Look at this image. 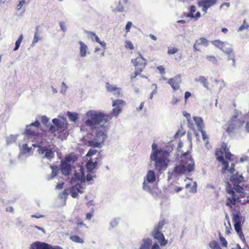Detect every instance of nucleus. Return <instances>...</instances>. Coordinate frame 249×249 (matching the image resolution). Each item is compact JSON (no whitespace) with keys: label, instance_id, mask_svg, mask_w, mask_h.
<instances>
[{"label":"nucleus","instance_id":"a878e982","mask_svg":"<svg viewBox=\"0 0 249 249\" xmlns=\"http://www.w3.org/2000/svg\"><path fill=\"white\" fill-rule=\"evenodd\" d=\"M97 166V162H92L91 160L88 161L87 163V168L89 172H92V171L96 168Z\"/></svg>","mask_w":249,"mask_h":249},{"label":"nucleus","instance_id":"412c9836","mask_svg":"<svg viewBox=\"0 0 249 249\" xmlns=\"http://www.w3.org/2000/svg\"><path fill=\"white\" fill-rule=\"evenodd\" d=\"M189 10V12L186 15L187 17L195 18L196 20L200 17L201 15L199 12H197L196 14H194V12L196 11V8L195 6L192 5L190 6Z\"/></svg>","mask_w":249,"mask_h":249},{"label":"nucleus","instance_id":"2f4dec72","mask_svg":"<svg viewBox=\"0 0 249 249\" xmlns=\"http://www.w3.org/2000/svg\"><path fill=\"white\" fill-rule=\"evenodd\" d=\"M209 245L212 249H222L218 243L215 240L210 242Z\"/></svg>","mask_w":249,"mask_h":249},{"label":"nucleus","instance_id":"7c9ffc66","mask_svg":"<svg viewBox=\"0 0 249 249\" xmlns=\"http://www.w3.org/2000/svg\"><path fill=\"white\" fill-rule=\"evenodd\" d=\"M70 239L73 242L76 243H83L84 240L78 236L77 235H72L71 236Z\"/></svg>","mask_w":249,"mask_h":249},{"label":"nucleus","instance_id":"cd10ccee","mask_svg":"<svg viewBox=\"0 0 249 249\" xmlns=\"http://www.w3.org/2000/svg\"><path fill=\"white\" fill-rule=\"evenodd\" d=\"M196 81L201 83L205 88L208 89L209 83L207 79L205 77L203 76H200L198 79L196 80Z\"/></svg>","mask_w":249,"mask_h":249},{"label":"nucleus","instance_id":"ddd939ff","mask_svg":"<svg viewBox=\"0 0 249 249\" xmlns=\"http://www.w3.org/2000/svg\"><path fill=\"white\" fill-rule=\"evenodd\" d=\"M152 235L155 239L158 240L160 246H164L167 244V241L165 239L163 234L160 230L154 229Z\"/></svg>","mask_w":249,"mask_h":249},{"label":"nucleus","instance_id":"72a5a7b5","mask_svg":"<svg viewBox=\"0 0 249 249\" xmlns=\"http://www.w3.org/2000/svg\"><path fill=\"white\" fill-rule=\"evenodd\" d=\"M54 157V152L52 149L48 148L45 154V157L51 159Z\"/></svg>","mask_w":249,"mask_h":249},{"label":"nucleus","instance_id":"f257e3e1","mask_svg":"<svg viewBox=\"0 0 249 249\" xmlns=\"http://www.w3.org/2000/svg\"><path fill=\"white\" fill-rule=\"evenodd\" d=\"M125 105L124 101L121 99L114 100L112 103L114 107L109 114H105L95 111L90 110L86 115L88 119L85 122V124L81 126V130L85 131L86 126L90 127L91 129L103 127L105 124L111 120L112 117H117L122 111L123 107Z\"/></svg>","mask_w":249,"mask_h":249},{"label":"nucleus","instance_id":"a19ab883","mask_svg":"<svg viewBox=\"0 0 249 249\" xmlns=\"http://www.w3.org/2000/svg\"><path fill=\"white\" fill-rule=\"evenodd\" d=\"M178 51V49L176 48L171 47L169 48L168 50V53L169 54H173L176 53Z\"/></svg>","mask_w":249,"mask_h":249},{"label":"nucleus","instance_id":"b1692460","mask_svg":"<svg viewBox=\"0 0 249 249\" xmlns=\"http://www.w3.org/2000/svg\"><path fill=\"white\" fill-rule=\"evenodd\" d=\"M194 120L195 122V124H196V126H197V128L198 131L201 130L202 129H204V124L203 122V120L201 118L198 117H194Z\"/></svg>","mask_w":249,"mask_h":249},{"label":"nucleus","instance_id":"69168bd1","mask_svg":"<svg viewBox=\"0 0 249 249\" xmlns=\"http://www.w3.org/2000/svg\"><path fill=\"white\" fill-rule=\"evenodd\" d=\"M156 93V90H153V91L151 93V94H150V97H149L150 99H152L153 96V95H154V94H155Z\"/></svg>","mask_w":249,"mask_h":249},{"label":"nucleus","instance_id":"4468645a","mask_svg":"<svg viewBox=\"0 0 249 249\" xmlns=\"http://www.w3.org/2000/svg\"><path fill=\"white\" fill-rule=\"evenodd\" d=\"M156 176L153 170H149L147 173L145 178L143 182V189L147 190L149 189V187L147 185V183H152L156 181Z\"/></svg>","mask_w":249,"mask_h":249},{"label":"nucleus","instance_id":"052dcab7","mask_svg":"<svg viewBox=\"0 0 249 249\" xmlns=\"http://www.w3.org/2000/svg\"><path fill=\"white\" fill-rule=\"evenodd\" d=\"M230 5V4L229 2H224L221 5L220 8H221L224 5L226 6L227 7H229Z\"/></svg>","mask_w":249,"mask_h":249},{"label":"nucleus","instance_id":"f704fd0d","mask_svg":"<svg viewBox=\"0 0 249 249\" xmlns=\"http://www.w3.org/2000/svg\"><path fill=\"white\" fill-rule=\"evenodd\" d=\"M219 237L222 246L224 248H227L228 242L226 239L222 235H221L220 233H219Z\"/></svg>","mask_w":249,"mask_h":249},{"label":"nucleus","instance_id":"423d86ee","mask_svg":"<svg viewBox=\"0 0 249 249\" xmlns=\"http://www.w3.org/2000/svg\"><path fill=\"white\" fill-rule=\"evenodd\" d=\"M53 123L55 125H51L49 130L45 133L46 137L48 133L51 132L53 134V137L50 140H53L55 136L58 138L62 139L65 136V131L67 128V123L66 121H60L55 118L53 120Z\"/></svg>","mask_w":249,"mask_h":249},{"label":"nucleus","instance_id":"c85d7f7f","mask_svg":"<svg viewBox=\"0 0 249 249\" xmlns=\"http://www.w3.org/2000/svg\"><path fill=\"white\" fill-rule=\"evenodd\" d=\"M32 146L34 147H37L38 149L37 151L39 154H43L47 151V149L48 148L47 146H42L40 145H37L36 144H33Z\"/></svg>","mask_w":249,"mask_h":249},{"label":"nucleus","instance_id":"a18cd8bd","mask_svg":"<svg viewBox=\"0 0 249 249\" xmlns=\"http://www.w3.org/2000/svg\"><path fill=\"white\" fill-rule=\"evenodd\" d=\"M25 0H21L20 1H19L18 4L17 6V10H20L21 9V8L22 7V6H23V5L25 4Z\"/></svg>","mask_w":249,"mask_h":249},{"label":"nucleus","instance_id":"603ef678","mask_svg":"<svg viewBox=\"0 0 249 249\" xmlns=\"http://www.w3.org/2000/svg\"><path fill=\"white\" fill-rule=\"evenodd\" d=\"M157 69L160 71V73L164 74L165 73V70L164 67L162 66H159L157 67Z\"/></svg>","mask_w":249,"mask_h":249},{"label":"nucleus","instance_id":"680f3d73","mask_svg":"<svg viewBox=\"0 0 249 249\" xmlns=\"http://www.w3.org/2000/svg\"><path fill=\"white\" fill-rule=\"evenodd\" d=\"M143 105H144V103L143 102L141 103L139 108H138V110H142V108L143 107Z\"/></svg>","mask_w":249,"mask_h":249},{"label":"nucleus","instance_id":"774afa93","mask_svg":"<svg viewBox=\"0 0 249 249\" xmlns=\"http://www.w3.org/2000/svg\"><path fill=\"white\" fill-rule=\"evenodd\" d=\"M246 128L247 131L249 132V122H248L246 124Z\"/></svg>","mask_w":249,"mask_h":249},{"label":"nucleus","instance_id":"6e6552de","mask_svg":"<svg viewBox=\"0 0 249 249\" xmlns=\"http://www.w3.org/2000/svg\"><path fill=\"white\" fill-rule=\"evenodd\" d=\"M106 137V134L103 131L97 130L94 138L88 142L89 145L92 147L100 148L104 144Z\"/></svg>","mask_w":249,"mask_h":249},{"label":"nucleus","instance_id":"f03ea898","mask_svg":"<svg viewBox=\"0 0 249 249\" xmlns=\"http://www.w3.org/2000/svg\"><path fill=\"white\" fill-rule=\"evenodd\" d=\"M231 184L228 183L226 191L230 195L226 201V205L232 208L236 202H240L239 198L244 197L245 192L249 191V185L246 183L242 175L237 173L230 178Z\"/></svg>","mask_w":249,"mask_h":249},{"label":"nucleus","instance_id":"6ab92c4d","mask_svg":"<svg viewBox=\"0 0 249 249\" xmlns=\"http://www.w3.org/2000/svg\"><path fill=\"white\" fill-rule=\"evenodd\" d=\"M106 87L107 91L112 92L116 97H119L121 95L120 88H117L116 86H113L108 83H106Z\"/></svg>","mask_w":249,"mask_h":249},{"label":"nucleus","instance_id":"0e129e2a","mask_svg":"<svg viewBox=\"0 0 249 249\" xmlns=\"http://www.w3.org/2000/svg\"><path fill=\"white\" fill-rule=\"evenodd\" d=\"M149 36H150V38H151L152 40H155H155H157V38H156V37L154 35H152V34H150V35H149Z\"/></svg>","mask_w":249,"mask_h":249},{"label":"nucleus","instance_id":"6e6d98bb","mask_svg":"<svg viewBox=\"0 0 249 249\" xmlns=\"http://www.w3.org/2000/svg\"><path fill=\"white\" fill-rule=\"evenodd\" d=\"M229 172L232 174L235 171V164L234 163H232L231 164V168L229 170Z\"/></svg>","mask_w":249,"mask_h":249},{"label":"nucleus","instance_id":"a211bd4d","mask_svg":"<svg viewBox=\"0 0 249 249\" xmlns=\"http://www.w3.org/2000/svg\"><path fill=\"white\" fill-rule=\"evenodd\" d=\"M209 44V41L204 37H201L196 40L194 44V50L196 51H200V47L201 45L207 46Z\"/></svg>","mask_w":249,"mask_h":249},{"label":"nucleus","instance_id":"f8f14e48","mask_svg":"<svg viewBox=\"0 0 249 249\" xmlns=\"http://www.w3.org/2000/svg\"><path fill=\"white\" fill-rule=\"evenodd\" d=\"M40 124L38 121L31 123L26 126L25 134L27 135L39 136Z\"/></svg>","mask_w":249,"mask_h":249},{"label":"nucleus","instance_id":"2eb2a0df","mask_svg":"<svg viewBox=\"0 0 249 249\" xmlns=\"http://www.w3.org/2000/svg\"><path fill=\"white\" fill-rule=\"evenodd\" d=\"M181 83V80L180 75H178L174 77L170 78L168 81V83L175 91L179 89L180 84Z\"/></svg>","mask_w":249,"mask_h":249},{"label":"nucleus","instance_id":"9b49d317","mask_svg":"<svg viewBox=\"0 0 249 249\" xmlns=\"http://www.w3.org/2000/svg\"><path fill=\"white\" fill-rule=\"evenodd\" d=\"M233 222L234 223V227L236 232L238 234L242 242L245 243L246 242V239L241 229L242 218L237 213L234 215Z\"/></svg>","mask_w":249,"mask_h":249},{"label":"nucleus","instance_id":"8fccbe9b","mask_svg":"<svg viewBox=\"0 0 249 249\" xmlns=\"http://www.w3.org/2000/svg\"><path fill=\"white\" fill-rule=\"evenodd\" d=\"M41 120L43 124L46 125L47 123L49 122V119L46 116H43L41 117Z\"/></svg>","mask_w":249,"mask_h":249},{"label":"nucleus","instance_id":"0eeeda50","mask_svg":"<svg viewBox=\"0 0 249 249\" xmlns=\"http://www.w3.org/2000/svg\"><path fill=\"white\" fill-rule=\"evenodd\" d=\"M131 62L135 68L134 72L130 75L131 80L133 81L143 71L147 64V61L140 53L138 57L131 59Z\"/></svg>","mask_w":249,"mask_h":249},{"label":"nucleus","instance_id":"4d7b16f0","mask_svg":"<svg viewBox=\"0 0 249 249\" xmlns=\"http://www.w3.org/2000/svg\"><path fill=\"white\" fill-rule=\"evenodd\" d=\"M151 249H160V248L157 243H154Z\"/></svg>","mask_w":249,"mask_h":249},{"label":"nucleus","instance_id":"7ed1b4c3","mask_svg":"<svg viewBox=\"0 0 249 249\" xmlns=\"http://www.w3.org/2000/svg\"><path fill=\"white\" fill-rule=\"evenodd\" d=\"M191 146L186 151H182L180 156L181 164L175 167L174 172L177 174H183L186 171L190 172L194 170L195 163L191 155Z\"/></svg>","mask_w":249,"mask_h":249},{"label":"nucleus","instance_id":"f3484780","mask_svg":"<svg viewBox=\"0 0 249 249\" xmlns=\"http://www.w3.org/2000/svg\"><path fill=\"white\" fill-rule=\"evenodd\" d=\"M31 249H62L60 247L53 248L47 243L36 242L31 245Z\"/></svg>","mask_w":249,"mask_h":249},{"label":"nucleus","instance_id":"864d4df0","mask_svg":"<svg viewBox=\"0 0 249 249\" xmlns=\"http://www.w3.org/2000/svg\"><path fill=\"white\" fill-rule=\"evenodd\" d=\"M38 40H39V38H38V33L37 32H36L35 34L34 37L33 39V43H36L37 42Z\"/></svg>","mask_w":249,"mask_h":249},{"label":"nucleus","instance_id":"de8ad7c7","mask_svg":"<svg viewBox=\"0 0 249 249\" xmlns=\"http://www.w3.org/2000/svg\"><path fill=\"white\" fill-rule=\"evenodd\" d=\"M185 131L181 132L180 130H178L175 135L174 137L175 138H179L180 137L183 136L185 134Z\"/></svg>","mask_w":249,"mask_h":249},{"label":"nucleus","instance_id":"338daca9","mask_svg":"<svg viewBox=\"0 0 249 249\" xmlns=\"http://www.w3.org/2000/svg\"><path fill=\"white\" fill-rule=\"evenodd\" d=\"M71 157H66V160L65 161H66L68 163L71 160Z\"/></svg>","mask_w":249,"mask_h":249},{"label":"nucleus","instance_id":"49530a36","mask_svg":"<svg viewBox=\"0 0 249 249\" xmlns=\"http://www.w3.org/2000/svg\"><path fill=\"white\" fill-rule=\"evenodd\" d=\"M96 152H97V150H96L90 149L88 153L87 154L86 156L87 157H90V156H92V155L95 154L96 153Z\"/></svg>","mask_w":249,"mask_h":249},{"label":"nucleus","instance_id":"c9c22d12","mask_svg":"<svg viewBox=\"0 0 249 249\" xmlns=\"http://www.w3.org/2000/svg\"><path fill=\"white\" fill-rule=\"evenodd\" d=\"M166 222L165 219H162L160 221L157 225L155 227L154 229H157L158 230H161L163 226L165 224Z\"/></svg>","mask_w":249,"mask_h":249},{"label":"nucleus","instance_id":"39448f33","mask_svg":"<svg viewBox=\"0 0 249 249\" xmlns=\"http://www.w3.org/2000/svg\"><path fill=\"white\" fill-rule=\"evenodd\" d=\"M224 155H225L226 159L230 161L233 160V155L230 152L229 148L226 143H223L221 147L219 149H217L215 151L216 159L218 161L221 162L223 166L222 168L223 173H225L228 170L229 166V162L224 159Z\"/></svg>","mask_w":249,"mask_h":249},{"label":"nucleus","instance_id":"58836bf2","mask_svg":"<svg viewBox=\"0 0 249 249\" xmlns=\"http://www.w3.org/2000/svg\"><path fill=\"white\" fill-rule=\"evenodd\" d=\"M124 46L126 49H129L130 50H133L134 49L132 43L130 40L125 41Z\"/></svg>","mask_w":249,"mask_h":249},{"label":"nucleus","instance_id":"aec40b11","mask_svg":"<svg viewBox=\"0 0 249 249\" xmlns=\"http://www.w3.org/2000/svg\"><path fill=\"white\" fill-rule=\"evenodd\" d=\"M60 169L62 173L65 176L69 175L71 170V165L66 161H61Z\"/></svg>","mask_w":249,"mask_h":249},{"label":"nucleus","instance_id":"5701e85b","mask_svg":"<svg viewBox=\"0 0 249 249\" xmlns=\"http://www.w3.org/2000/svg\"><path fill=\"white\" fill-rule=\"evenodd\" d=\"M152 241L150 238L143 239L140 249H150L152 246Z\"/></svg>","mask_w":249,"mask_h":249},{"label":"nucleus","instance_id":"4be33fe9","mask_svg":"<svg viewBox=\"0 0 249 249\" xmlns=\"http://www.w3.org/2000/svg\"><path fill=\"white\" fill-rule=\"evenodd\" d=\"M89 37L92 40H95L96 42L99 43L103 47L105 48L106 43L104 41H101L99 38L94 33L92 32H89L88 33Z\"/></svg>","mask_w":249,"mask_h":249},{"label":"nucleus","instance_id":"9d476101","mask_svg":"<svg viewBox=\"0 0 249 249\" xmlns=\"http://www.w3.org/2000/svg\"><path fill=\"white\" fill-rule=\"evenodd\" d=\"M211 43L215 47L222 50L225 53L228 54L229 60H231L232 61V65L233 66L235 65V55L231 48H227L224 50V48L225 46V43L219 39L214 40L212 41Z\"/></svg>","mask_w":249,"mask_h":249},{"label":"nucleus","instance_id":"dca6fc26","mask_svg":"<svg viewBox=\"0 0 249 249\" xmlns=\"http://www.w3.org/2000/svg\"><path fill=\"white\" fill-rule=\"evenodd\" d=\"M216 0H202L198 2V5L202 8V11L207 12L208 9L215 4Z\"/></svg>","mask_w":249,"mask_h":249},{"label":"nucleus","instance_id":"bb28decb","mask_svg":"<svg viewBox=\"0 0 249 249\" xmlns=\"http://www.w3.org/2000/svg\"><path fill=\"white\" fill-rule=\"evenodd\" d=\"M199 131L201 133L202 140L205 142V146L208 148H209V147H211V146L209 144L208 135L207 134L206 131L204 129L200 130Z\"/></svg>","mask_w":249,"mask_h":249},{"label":"nucleus","instance_id":"473e14b6","mask_svg":"<svg viewBox=\"0 0 249 249\" xmlns=\"http://www.w3.org/2000/svg\"><path fill=\"white\" fill-rule=\"evenodd\" d=\"M23 36L22 34L19 36L16 42L15 47L14 49V51H17L18 49V48L20 46V45L21 44V42H22V41L23 40Z\"/></svg>","mask_w":249,"mask_h":249},{"label":"nucleus","instance_id":"ea45409f","mask_svg":"<svg viewBox=\"0 0 249 249\" xmlns=\"http://www.w3.org/2000/svg\"><path fill=\"white\" fill-rule=\"evenodd\" d=\"M191 146V148H192V146L191 144H189L188 145V146ZM183 147V143L180 140L178 142V148H177V149H178V152H180V155L181 154L182 151H186L187 150L185 151V150H182L181 149V148H182ZM188 149V148H187ZM187 150V149H186Z\"/></svg>","mask_w":249,"mask_h":249},{"label":"nucleus","instance_id":"bf43d9fd","mask_svg":"<svg viewBox=\"0 0 249 249\" xmlns=\"http://www.w3.org/2000/svg\"><path fill=\"white\" fill-rule=\"evenodd\" d=\"M183 189V188L182 187H176L175 189V191L176 193H178L179 192V191H181Z\"/></svg>","mask_w":249,"mask_h":249},{"label":"nucleus","instance_id":"13d9d810","mask_svg":"<svg viewBox=\"0 0 249 249\" xmlns=\"http://www.w3.org/2000/svg\"><path fill=\"white\" fill-rule=\"evenodd\" d=\"M6 211L7 212H9L12 213L14 211V209L12 207L10 206V207H8L7 208H6Z\"/></svg>","mask_w":249,"mask_h":249},{"label":"nucleus","instance_id":"3c124183","mask_svg":"<svg viewBox=\"0 0 249 249\" xmlns=\"http://www.w3.org/2000/svg\"><path fill=\"white\" fill-rule=\"evenodd\" d=\"M179 101V100L178 98L174 97L171 100V103L172 105H175L177 104Z\"/></svg>","mask_w":249,"mask_h":249},{"label":"nucleus","instance_id":"4c0bfd02","mask_svg":"<svg viewBox=\"0 0 249 249\" xmlns=\"http://www.w3.org/2000/svg\"><path fill=\"white\" fill-rule=\"evenodd\" d=\"M68 116L69 119L73 122H75L77 119V114L76 113H71L68 112Z\"/></svg>","mask_w":249,"mask_h":249},{"label":"nucleus","instance_id":"79ce46f5","mask_svg":"<svg viewBox=\"0 0 249 249\" xmlns=\"http://www.w3.org/2000/svg\"><path fill=\"white\" fill-rule=\"evenodd\" d=\"M249 27V25L246 23V19H244L243 24L242 25H241L240 26V27L239 28V30L242 31L245 29H248Z\"/></svg>","mask_w":249,"mask_h":249},{"label":"nucleus","instance_id":"5fc2aeb1","mask_svg":"<svg viewBox=\"0 0 249 249\" xmlns=\"http://www.w3.org/2000/svg\"><path fill=\"white\" fill-rule=\"evenodd\" d=\"M191 96V93L189 91H186L185 92L184 98L185 101H186L187 99Z\"/></svg>","mask_w":249,"mask_h":249},{"label":"nucleus","instance_id":"09e8293b","mask_svg":"<svg viewBox=\"0 0 249 249\" xmlns=\"http://www.w3.org/2000/svg\"><path fill=\"white\" fill-rule=\"evenodd\" d=\"M132 22L131 21H128L125 26V31L126 33H128L130 31V29L132 26Z\"/></svg>","mask_w":249,"mask_h":249},{"label":"nucleus","instance_id":"c03bdc74","mask_svg":"<svg viewBox=\"0 0 249 249\" xmlns=\"http://www.w3.org/2000/svg\"><path fill=\"white\" fill-rule=\"evenodd\" d=\"M31 147H28L27 144H24L22 146V151L24 153H28L31 151Z\"/></svg>","mask_w":249,"mask_h":249},{"label":"nucleus","instance_id":"20e7f679","mask_svg":"<svg viewBox=\"0 0 249 249\" xmlns=\"http://www.w3.org/2000/svg\"><path fill=\"white\" fill-rule=\"evenodd\" d=\"M169 153L165 150H156L151 155V160L155 161V168L158 171L165 170L170 162Z\"/></svg>","mask_w":249,"mask_h":249},{"label":"nucleus","instance_id":"e433bc0d","mask_svg":"<svg viewBox=\"0 0 249 249\" xmlns=\"http://www.w3.org/2000/svg\"><path fill=\"white\" fill-rule=\"evenodd\" d=\"M206 58L208 61L213 64H216L217 63V60L214 55H207Z\"/></svg>","mask_w":249,"mask_h":249},{"label":"nucleus","instance_id":"e2e57ef3","mask_svg":"<svg viewBox=\"0 0 249 249\" xmlns=\"http://www.w3.org/2000/svg\"><path fill=\"white\" fill-rule=\"evenodd\" d=\"M60 26H61V28L62 30L63 31H65L66 30V27L65 26L64 23H60Z\"/></svg>","mask_w":249,"mask_h":249},{"label":"nucleus","instance_id":"c756f323","mask_svg":"<svg viewBox=\"0 0 249 249\" xmlns=\"http://www.w3.org/2000/svg\"><path fill=\"white\" fill-rule=\"evenodd\" d=\"M71 196L73 198H76L78 196V192H80L79 188H76L75 187L72 186L70 189Z\"/></svg>","mask_w":249,"mask_h":249},{"label":"nucleus","instance_id":"1a4fd4ad","mask_svg":"<svg viewBox=\"0 0 249 249\" xmlns=\"http://www.w3.org/2000/svg\"><path fill=\"white\" fill-rule=\"evenodd\" d=\"M245 123L243 120L238 119L235 116L227 123L226 132L228 134L233 133L235 130L241 128Z\"/></svg>","mask_w":249,"mask_h":249},{"label":"nucleus","instance_id":"37998d69","mask_svg":"<svg viewBox=\"0 0 249 249\" xmlns=\"http://www.w3.org/2000/svg\"><path fill=\"white\" fill-rule=\"evenodd\" d=\"M93 214H94V210H93V209H92L91 211L89 213H86V219L89 220H90L91 218L93 216Z\"/></svg>","mask_w":249,"mask_h":249},{"label":"nucleus","instance_id":"393cba45","mask_svg":"<svg viewBox=\"0 0 249 249\" xmlns=\"http://www.w3.org/2000/svg\"><path fill=\"white\" fill-rule=\"evenodd\" d=\"M79 44L80 45V55L81 57H85L87 54V52L88 50V47L83 42L79 41Z\"/></svg>","mask_w":249,"mask_h":249}]
</instances>
